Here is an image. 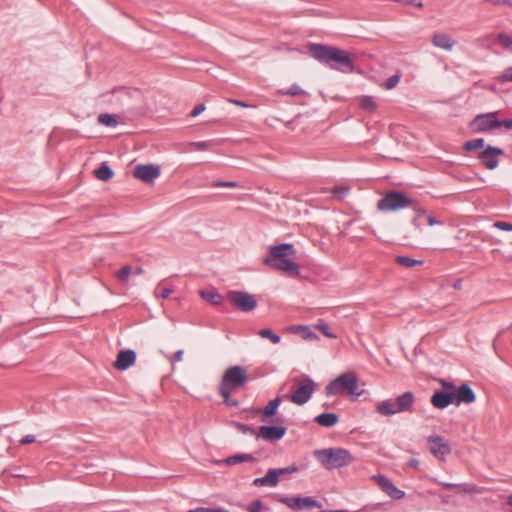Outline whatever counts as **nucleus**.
<instances>
[{
	"mask_svg": "<svg viewBox=\"0 0 512 512\" xmlns=\"http://www.w3.org/2000/svg\"><path fill=\"white\" fill-rule=\"evenodd\" d=\"M427 224L429 226H435V225H442V222L437 220L435 217H433L431 214H428L426 217Z\"/></svg>",
	"mask_w": 512,
	"mask_h": 512,
	"instance_id": "obj_52",
	"label": "nucleus"
},
{
	"mask_svg": "<svg viewBox=\"0 0 512 512\" xmlns=\"http://www.w3.org/2000/svg\"><path fill=\"white\" fill-rule=\"evenodd\" d=\"M155 296L156 297H161V298H168L172 293H173V290L170 289V288H161V286L159 285L156 289H155Z\"/></svg>",
	"mask_w": 512,
	"mask_h": 512,
	"instance_id": "obj_42",
	"label": "nucleus"
},
{
	"mask_svg": "<svg viewBox=\"0 0 512 512\" xmlns=\"http://www.w3.org/2000/svg\"><path fill=\"white\" fill-rule=\"evenodd\" d=\"M506 128L507 130H512V118L500 120L499 128Z\"/></svg>",
	"mask_w": 512,
	"mask_h": 512,
	"instance_id": "obj_53",
	"label": "nucleus"
},
{
	"mask_svg": "<svg viewBox=\"0 0 512 512\" xmlns=\"http://www.w3.org/2000/svg\"><path fill=\"white\" fill-rule=\"evenodd\" d=\"M359 106L369 112H374L377 109V103L372 96H363L359 101Z\"/></svg>",
	"mask_w": 512,
	"mask_h": 512,
	"instance_id": "obj_27",
	"label": "nucleus"
},
{
	"mask_svg": "<svg viewBox=\"0 0 512 512\" xmlns=\"http://www.w3.org/2000/svg\"><path fill=\"white\" fill-rule=\"evenodd\" d=\"M316 329L319 330L323 335H325L328 338L336 339L337 335L331 332V329L328 324L326 323H320L316 325Z\"/></svg>",
	"mask_w": 512,
	"mask_h": 512,
	"instance_id": "obj_38",
	"label": "nucleus"
},
{
	"mask_svg": "<svg viewBox=\"0 0 512 512\" xmlns=\"http://www.w3.org/2000/svg\"><path fill=\"white\" fill-rule=\"evenodd\" d=\"M408 465L410 467H413V468L417 469L419 467V461L417 459H415V458H412V459L409 460Z\"/></svg>",
	"mask_w": 512,
	"mask_h": 512,
	"instance_id": "obj_58",
	"label": "nucleus"
},
{
	"mask_svg": "<svg viewBox=\"0 0 512 512\" xmlns=\"http://www.w3.org/2000/svg\"><path fill=\"white\" fill-rule=\"evenodd\" d=\"M497 42L505 49L512 52V36L506 33H500L497 36Z\"/></svg>",
	"mask_w": 512,
	"mask_h": 512,
	"instance_id": "obj_33",
	"label": "nucleus"
},
{
	"mask_svg": "<svg viewBox=\"0 0 512 512\" xmlns=\"http://www.w3.org/2000/svg\"><path fill=\"white\" fill-rule=\"evenodd\" d=\"M262 508H263V504H262V502H261L260 500H258V499H257V500H255V501L251 502V503L247 506L246 510H247L248 512H260V511L262 510Z\"/></svg>",
	"mask_w": 512,
	"mask_h": 512,
	"instance_id": "obj_44",
	"label": "nucleus"
},
{
	"mask_svg": "<svg viewBox=\"0 0 512 512\" xmlns=\"http://www.w3.org/2000/svg\"><path fill=\"white\" fill-rule=\"evenodd\" d=\"M328 512H349L348 510H328Z\"/></svg>",
	"mask_w": 512,
	"mask_h": 512,
	"instance_id": "obj_64",
	"label": "nucleus"
},
{
	"mask_svg": "<svg viewBox=\"0 0 512 512\" xmlns=\"http://www.w3.org/2000/svg\"><path fill=\"white\" fill-rule=\"evenodd\" d=\"M395 262L401 266H404L406 268H411L415 265H422V260H416L407 256H397L395 258Z\"/></svg>",
	"mask_w": 512,
	"mask_h": 512,
	"instance_id": "obj_28",
	"label": "nucleus"
},
{
	"mask_svg": "<svg viewBox=\"0 0 512 512\" xmlns=\"http://www.w3.org/2000/svg\"><path fill=\"white\" fill-rule=\"evenodd\" d=\"M256 458L252 454H236L223 460L226 465H234L242 462H255Z\"/></svg>",
	"mask_w": 512,
	"mask_h": 512,
	"instance_id": "obj_23",
	"label": "nucleus"
},
{
	"mask_svg": "<svg viewBox=\"0 0 512 512\" xmlns=\"http://www.w3.org/2000/svg\"><path fill=\"white\" fill-rule=\"evenodd\" d=\"M187 512H230V511L227 510V509H224V508H204V507H200V508H196V509H193V510H189Z\"/></svg>",
	"mask_w": 512,
	"mask_h": 512,
	"instance_id": "obj_47",
	"label": "nucleus"
},
{
	"mask_svg": "<svg viewBox=\"0 0 512 512\" xmlns=\"http://www.w3.org/2000/svg\"><path fill=\"white\" fill-rule=\"evenodd\" d=\"M453 287H454V289H456V290L461 289V287H462V282H461V280H457V281L453 284Z\"/></svg>",
	"mask_w": 512,
	"mask_h": 512,
	"instance_id": "obj_61",
	"label": "nucleus"
},
{
	"mask_svg": "<svg viewBox=\"0 0 512 512\" xmlns=\"http://www.w3.org/2000/svg\"><path fill=\"white\" fill-rule=\"evenodd\" d=\"M215 187H229V188H235L238 187V184L233 181H219L214 184Z\"/></svg>",
	"mask_w": 512,
	"mask_h": 512,
	"instance_id": "obj_49",
	"label": "nucleus"
},
{
	"mask_svg": "<svg viewBox=\"0 0 512 512\" xmlns=\"http://www.w3.org/2000/svg\"><path fill=\"white\" fill-rule=\"evenodd\" d=\"M200 294L203 299L211 302L213 305H220L223 301V297L215 291L203 290Z\"/></svg>",
	"mask_w": 512,
	"mask_h": 512,
	"instance_id": "obj_26",
	"label": "nucleus"
},
{
	"mask_svg": "<svg viewBox=\"0 0 512 512\" xmlns=\"http://www.w3.org/2000/svg\"><path fill=\"white\" fill-rule=\"evenodd\" d=\"M453 393L454 404L457 406L461 403L470 404L475 401V393L467 384L460 385L456 391H453Z\"/></svg>",
	"mask_w": 512,
	"mask_h": 512,
	"instance_id": "obj_18",
	"label": "nucleus"
},
{
	"mask_svg": "<svg viewBox=\"0 0 512 512\" xmlns=\"http://www.w3.org/2000/svg\"><path fill=\"white\" fill-rule=\"evenodd\" d=\"M504 155V151L501 148L493 147L488 145L478 155L480 162L489 170H494L498 167V157Z\"/></svg>",
	"mask_w": 512,
	"mask_h": 512,
	"instance_id": "obj_12",
	"label": "nucleus"
},
{
	"mask_svg": "<svg viewBox=\"0 0 512 512\" xmlns=\"http://www.w3.org/2000/svg\"><path fill=\"white\" fill-rule=\"evenodd\" d=\"M233 391H229V390H221V389H218V393L221 395V397L223 398L224 400V403L227 405V406H230V407H237L239 405V402L238 400L234 399L231 397V393Z\"/></svg>",
	"mask_w": 512,
	"mask_h": 512,
	"instance_id": "obj_30",
	"label": "nucleus"
},
{
	"mask_svg": "<svg viewBox=\"0 0 512 512\" xmlns=\"http://www.w3.org/2000/svg\"><path fill=\"white\" fill-rule=\"evenodd\" d=\"M130 275H132V267L130 265L123 266L115 273L116 278L122 283L127 284Z\"/></svg>",
	"mask_w": 512,
	"mask_h": 512,
	"instance_id": "obj_29",
	"label": "nucleus"
},
{
	"mask_svg": "<svg viewBox=\"0 0 512 512\" xmlns=\"http://www.w3.org/2000/svg\"><path fill=\"white\" fill-rule=\"evenodd\" d=\"M133 175L145 183H151L159 177L160 168L153 164H139L134 168Z\"/></svg>",
	"mask_w": 512,
	"mask_h": 512,
	"instance_id": "obj_13",
	"label": "nucleus"
},
{
	"mask_svg": "<svg viewBox=\"0 0 512 512\" xmlns=\"http://www.w3.org/2000/svg\"><path fill=\"white\" fill-rule=\"evenodd\" d=\"M416 203V200L406 196L404 193L391 190L378 201L377 209L382 212H395L408 207H414Z\"/></svg>",
	"mask_w": 512,
	"mask_h": 512,
	"instance_id": "obj_7",
	"label": "nucleus"
},
{
	"mask_svg": "<svg viewBox=\"0 0 512 512\" xmlns=\"http://www.w3.org/2000/svg\"><path fill=\"white\" fill-rule=\"evenodd\" d=\"M494 227L503 231H512V224L505 221H497L494 223Z\"/></svg>",
	"mask_w": 512,
	"mask_h": 512,
	"instance_id": "obj_48",
	"label": "nucleus"
},
{
	"mask_svg": "<svg viewBox=\"0 0 512 512\" xmlns=\"http://www.w3.org/2000/svg\"><path fill=\"white\" fill-rule=\"evenodd\" d=\"M400 78V74H394L385 81L382 87L385 88L386 90H391L398 85Z\"/></svg>",
	"mask_w": 512,
	"mask_h": 512,
	"instance_id": "obj_36",
	"label": "nucleus"
},
{
	"mask_svg": "<svg viewBox=\"0 0 512 512\" xmlns=\"http://www.w3.org/2000/svg\"><path fill=\"white\" fill-rule=\"evenodd\" d=\"M427 444L431 454L439 460H445V457L451 453L450 445L441 436H429Z\"/></svg>",
	"mask_w": 512,
	"mask_h": 512,
	"instance_id": "obj_11",
	"label": "nucleus"
},
{
	"mask_svg": "<svg viewBox=\"0 0 512 512\" xmlns=\"http://www.w3.org/2000/svg\"><path fill=\"white\" fill-rule=\"evenodd\" d=\"M232 424L240 433L250 434L257 438L258 431L255 428L239 422H233Z\"/></svg>",
	"mask_w": 512,
	"mask_h": 512,
	"instance_id": "obj_32",
	"label": "nucleus"
},
{
	"mask_svg": "<svg viewBox=\"0 0 512 512\" xmlns=\"http://www.w3.org/2000/svg\"><path fill=\"white\" fill-rule=\"evenodd\" d=\"M442 385H443L446 389H448L449 391H453V388H454L453 384L448 383V382H446V381H442Z\"/></svg>",
	"mask_w": 512,
	"mask_h": 512,
	"instance_id": "obj_60",
	"label": "nucleus"
},
{
	"mask_svg": "<svg viewBox=\"0 0 512 512\" xmlns=\"http://www.w3.org/2000/svg\"><path fill=\"white\" fill-rule=\"evenodd\" d=\"M431 403L435 408L444 409L454 403L453 391L437 390L431 397Z\"/></svg>",
	"mask_w": 512,
	"mask_h": 512,
	"instance_id": "obj_17",
	"label": "nucleus"
},
{
	"mask_svg": "<svg viewBox=\"0 0 512 512\" xmlns=\"http://www.w3.org/2000/svg\"><path fill=\"white\" fill-rule=\"evenodd\" d=\"M442 485H443L446 489H451L452 487H454V486H455L454 484H451V483H442Z\"/></svg>",
	"mask_w": 512,
	"mask_h": 512,
	"instance_id": "obj_63",
	"label": "nucleus"
},
{
	"mask_svg": "<svg viewBox=\"0 0 512 512\" xmlns=\"http://www.w3.org/2000/svg\"><path fill=\"white\" fill-rule=\"evenodd\" d=\"M183 355H184V351L183 350H178L175 352L173 358L171 359V362H175V361H181L183 359Z\"/></svg>",
	"mask_w": 512,
	"mask_h": 512,
	"instance_id": "obj_55",
	"label": "nucleus"
},
{
	"mask_svg": "<svg viewBox=\"0 0 512 512\" xmlns=\"http://www.w3.org/2000/svg\"><path fill=\"white\" fill-rule=\"evenodd\" d=\"M339 420V417L335 413H322L315 417V421L323 427H332Z\"/></svg>",
	"mask_w": 512,
	"mask_h": 512,
	"instance_id": "obj_22",
	"label": "nucleus"
},
{
	"mask_svg": "<svg viewBox=\"0 0 512 512\" xmlns=\"http://www.w3.org/2000/svg\"><path fill=\"white\" fill-rule=\"evenodd\" d=\"M497 80L500 83L512 82V66L506 68L499 76H497Z\"/></svg>",
	"mask_w": 512,
	"mask_h": 512,
	"instance_id": "obj_40",
	"label": "nucleus"
},
{
	"mask_svg": "<svg viewBox=\"0 0 512 512\" xmlns=\"http://www.w3.org/2000/svg\"><path fill=\"white\" fill-rule=\"evenodd\" d=\"M498 112L478 114L470 122V129L474 133H485L498 129L500 120L496 118Z\"/></svg>",
	"mask_w": 512,
	"mask_h": 512,
	"instance_id": "obj_9",
	"label": "nucleus"
},
{
	"mask_svg": "<svg viewBox=\"0 0 512 512\" xmlns=\"http://www.w3.org/2000/svg\"><path fill=\"white\" fill-rule=\"evenodd\" d=\"M228 300L240 311L250 312L257 306V300L254 295L244 291H229Z\"/></svg>",
	"mask_w": 512,
	"mask_h": 512,
	"instance_id": "obj_10",
	"label": "nucleus"
},
{
	"mask_svg": "<svg viewBox=\"0 0 512 512\" xmlns=\"http://www.w3.org/2000/svg\"><path fill=\"white\" fill-rule=\"evenodd\" d=\"M483 2L494 6L505 5V0H483Z\"/></svg>",
	"mask_w": 512,
	"mask_h": 512,
	"instance_id": "obj_57",
	"label": "nucleus"
},
{
	"mask_svg": "<svg viewBox=\"0 0 512 512\" xmlns=\"http://www.w3.org/2000/svg\"><path fill=\"white\" fill-rule=\"evenodd\" d=\"M279 483V475L277 469L271 468L267 471L266 475L253 480V485L256 487H275Z\"/></svg>",
	"mask_w": 512,
	"mask_h": 512,
	"instance_id": "obj_19",
	"label": "nucleus"
},
{
	"mask_svg": "<svg viewBox=\"0 0 512 512\" xmlns=\"http://www.w3.org/2000/svg\"><path fill=\"white\" fill-rule=\"evenodd\" d=\"M286 434V427L282 425L267 426L263 425L259 427L257 438H263L267 441H278Z\"/></svg>",
	"mask_w": 512,
	"mask_h": 512,
	"instance_id": "obj_15",
	"label": "nucleus"
},
{
	"mask_svg": "<svg viewBox=\"0 0 512 512\" xmlns=\"http://www.w3.org/2000/svg\"><path fill=\"white\" fill-rule=\"evenodd\" d=\"M293 382L294 392L289 396V399L292 403L302 406L310 400L318 385L305 374L295 377Z\"/></svg>",
	"mask_w": 512,
	"mask_h": 512,
	"instance_id": "obj_8",
	"label": "nucleus"
},
{
	"mask_svg": "<svg viewBox=\"0 0 512 512\" xmlns=\"http://www.w3.org/2000/svg\"><path fill=\"white\" fill-rule=\"evenodd\" d=\"M299 500V497H285V498H282L280 501L285 504L286 506H288L289 508L291 509H295L297 508L296 506V501Z\"/></svg>",
	"mask_w": 512,
	"mask_h": 512,
	"instance_id": "obj_45",
	"label": "nucleus"
},
{
	"mask_svg": "<svg viewBox=\"0 0 512 512\" xmlns=\"http://www.w3.org/2000/svg\"><path fill=\"white\" fill-rule=\"evenodd\" d=\"M395 2L405 3L407 5H416L418 7L422 6V2H416L417 0H394Z\"/></svg>",
	"mask_w": 512,
	"mask_h": 512,
	"instance_id": "obj_56",
	"label": "nucleus"
},
{
	"mask_svg": "<svg viewBox=\"0 0 512 512\" xmlns=\"http://www.w3.org/2000/svg\"><path fill=\"white\" fill-rule=\"evenodd\" d=\"M35 442V436L34 435H26L20 440V444L26 445Z\"/></svg>",
	"mask_w": 512,
	"mask_h": 512,
	"instance_id": "obj_54",
	"label": "nucleus"
},
{
	"mask_svg": "<svg viewBox=\"0 0 512 512\" xmlns=\"http://www.w3.org/2000/svg\"><path fill=\"white\" fill-rule=\"evenodd\" d=\"M248 381L246 368L239 365L230 366L224 371L218 389L238 391L245 387Z\"/></svg>",
	"mask_w": 512,
	"mask_h": 512,
	"instance_id": "obj_6",
	"label": "nucleus"
},
{
	"mask_svg": "<svg viewBox=\"0 0 512 512\" xmlns=\"http://www.w3.org/2000/svg\"><path fill=\"white\" fill-rule=\"evenodd\" d=\"M94 175L99 180L108 181L113 177L114 173L106 163H103L99 168L94 170Z\"/></svg>",
	"mask_w": 512,
	"mask_h": 512,
	"instance_id": "obj_25",
	"label": "nucleus"
},
{
	"mask_svg": "<svg viewBox=\"0 0 512 512\" xmlns=\"http://www.w3.org/2000/svg\"><path fill=\"white\" fill-rule=\"evenodd\" d=\"M98 121L108 127H115L118 123L115 117L108 113L100 114L98 116Z\"/></svg>",
	"mask_w": 512,
	"mask_h": 512,
	"instance_id": "obj_35",
	"label": "nucleus"
},
{
	"mask_svg": "<svg viewBox=\"0 0 512 512\" xmlns=\"http://www.w3.org/2000/svg\"><path fill=\"white\" fill-rule=\"evenodd\" d=\"M431 41L435 47L444 49L446 51H451L456 44V41L453 38L441 33L434 34Z\"/></svg>",
	"mask_w": 512,
	"mask_h": 512,
	"instance_id": "obj_20",
	"label": "nucleus"
},
{
	"mask_svg": "<svg viewBox=\"0 0 512 512\" xmlns=\"http://www.w3.org/2000/svg\"><path fill=\"white\" fill-rule=\"evenodd\" d=\"M231 102L234 103L237 106H241V107H246L247 106L244 102L239 101V100H231Z\"/></svg>",
	"mask_w": 512,
	"mask_h": 512,
	"instance_id": "obj_62",
	"label": "nucleus"
},
{
	"mask_svg": "<svg viewBox=\"0 0 512 512\" xmlns=\"http://www.w3.org/2000/svg\"><path fill=\"white\" fill-rule=\"evenodd\" d=\"M204 110H205V105H204V104L196 105V106L193 108V110L191 111V116H192V117H196V116H198L200 113H202Z\"/></svg>",
	"mask_w": 512,
	"mask_h": 512,
	"instance_id": "obj_51",
	"label": "nucleus"
},
{
	"mask_svg": "<svg viewBox=\"0 0 512 512\" xmlns=\"http://www.w3.org/2000/svg\"><path fill=\"white\" fill-rule=\"evenodd\" d=\"M308 50L314 59L331 69L342 73H352L355 69L350 55L344 50L316 43L310 44Z\"/></svg>",
	"mask_w": 512,
	"mask_h": 512,
	"instance_id": "obj_1",
	"label": "nucleus"
},
{
	"mask_svg": "<svg viewBox=\"0 0 512 512\" xmlns=\"http://www.w3.org/2000/svg\"><path fill=\"white\" fill-rule=\"evenodd\" d=\"M299 470L298 466L296 464L289 465L284 468L277 469L278 475H284V474H292Z\"/></svg>",
	"mask_w": 512,
	"mask_h": 512,
	"instance_id": "obj_43",
	"label": "nucleus"
},
{
	"mask_svg": "<svg viewBox=\"0 0 512 512\" xmlns=\"http://www.w3.org/2000/svg\"><path fill=\"white\" fill-rule=\"evenodd\" d=\"M415 402L414 394L411 391L404 392L396 399H388L379 402L376 411L382 416H392L398 413L412 412Z\"/></svg>",
	"mask_w": 512,
	"mask_h": 512,
	"instance_id": "obj_4",
	"label": "nucleus"
},
{
	"mask_svg": "<svg viewBox=\"0 0 512 512\" xmlns=\"http://www.w3.org/2000/svg\"><path fill=\"white\" fill-rule=\"evenodd\" d=\"M484 147V139L476 138L464 143L463 148L467 151H473Z\"/></svg>",
	"mask_w": 512,
	"mask_h": 512,
	"instance_id": "obj_31",
	"label": "nucleus"
},
{
	"mask_svg": "<svg viewBox=\"0 0 512 512\" xmlns=\"http://www.w3.org/2000/svg\"><path fill=\"white\" fill-rule=\"evenodd\" d=\"M348 191L349 189L347 187L341 186L335 187L332 192L339 199H343L348 194Z\"/></svg>",
	"mask_w": 512,
	"mask_h": 512,
	"instance_id": "obj_46",
	"label": "nucleus"
},
{
	"mask_svg": "<svg viewBox=\"0 0 512 512\" xmlns=\"http://www.w3.org/2000/svg\"><path fill=\"white\" fill-rule=\"evenodd\" d=\"M314 455L329 470L347 466L353 461L349 451L342 448L317 450Z\"/></svg>",
	"mask_w": 512,
	"mask_h": 512,
	"instance_id": "obj_5",
	"label": "nucleus"
},
{
	"mask_svg": "<svg viewBox=\"0 0 512 512\" xmlns=\"http://www.w3.org/2000/svg\"><path fill=\"white\" fill-rule=\"evenodd\" d=\"M372 479L389 497L397 500L404 498L405 492L398 489L386 476L381 474L374 475Z\"/></svg>",
	"mask_w": 512,
	"mask_h": 512,
	"instance_id": "obj_14",
	"label": "nucleus"
},
{
	"mask_svg": "<svg viewBox=\"0 0 512 512\" xmlns=\"http://www.w3.org/2000/svg\"><path fill=\"white\" fill-rule=\"evenodd\" d=\"M143 273H144V269L140 266L132 269V274H134V275H141Z\"/></svg>",
	"mask_w": 512,
	"mask_h": 512,
	"instance_id": "obj_59",
	"label": "nucleus"
},
{
	"mask_svg": "<svg viewBox=\"0 0 512 512\" xmlns=\"http://www.w3.org/2000/svg\"><path fill=\"white\" fill-rule=\"evenodd\" d=\"M414 211H415V216H414V219H413V225L417 229H420V225L418 224V219L421 218V217H427V215L429 213L427 212V210H425L423 208H417V207H414Z\"/></svg>",
	"mask_w": 512,
	"mask_h": 512,
	"instance_id": "obj_39",
	"label": "nucleus"
},
{
	"mask_svg": "<svg viewBox=\"0 0 512 512\" xmlns=\"http://www.w3.org/2000/svg\"><path fill=\"white\" fill-rule=\"evenodd\" d=\"M190 147L194 150L204 151L210 149L212 143L210 141L191 142Z\"/></svg>",
	"mask_w": 512,
	"mask_h": 512,
	"instance_id": "obj_41",
	"label": "nucleus"
},
{
	"mask_svg": "<svg viewBox=\"0 0 512 512\" xmlns=\"http://www.w3.org/2000/svg\"><path fill=\"white\" fill-rule=\"evenodd\" d=\"M258 335L262 338L269 339L273 344L280 342V336L274 333L271 329H262L258 332Z\"/></svg>",
	"mask_w": 512,
	"mask_h": 512,
	"instance_id": "obj_34",
	"label": "nucleus"
},
{
	"mask_svg": "<svg viewBox=\"0 0 512 512\" xmlns=\"http://www.w3.org/2000/svg\"><path fill=\"white\" fill-rule=\"evenodd\" d=\"M281 404V398L276 397L268 402V404L263 408L261 413V421L269 422L270 418L274 416L277 412L278 407Z\"/></svg>",
	"mask_w": 512,
	"mask_h": 512,
	"instance_id": "obj_21",
	"label": "nucleus"
},
{
	"mask_svg": "<svg viewBox=\"0 0 512 512\" xmlns=\"http://www.w3.org/2000/svg\"><path fill=\"white\" fill-rule=\"evenodd\" d=\"M269 255L264 258L263 263L272 269L282 271L289 276L300 275L299 265L292 259L296 255V249L291 243L271 245L268 249Z\"/></svg>",
	"mask_w": 512,
	"mask_h": 512,
	"instance_id": "obj_2",
	"label": "nucleus"
},
{
	"mask_svg": "<svg viewBox=\"0 0 512 512\" xmlns=\"http://www.w3.org/2000/svg\"><path fill=\"white\" fill-rule=\"evenodd\" d=\"M136 361V353L134 350L127 349L119 351L117 358L114 362L115 369L124 371L131 367Z\"/></svg>",
	"mask_w": 512,
	"mask_h": 512,
	"instance_id": "obj_16",
	"label": "nucleus"
},
{
	"mask_svg": "<svg viewBox=\"0 0 512 512\" xmlns=\"http://www.w3.org/2000/svg\"><path fill=\"white\" fill-rule=\"evenodd\" d=\"M279 93L282 95H290V96H296L303 94V89L298 86L297 84H293L291 87H289L287 90H279Z\"/></svg>",
	"mask_w": 512,
	"mask_h": 512,
	"instance_id": "obj_37",
	"label": "nucleus"
},
{
	"mask_svg": "<svg viewBox=\"0 0 512 512\" xmlns=\"http://www.w3.org/2000/svg\"><path fill=\"white\" fill-rule=\"evenodd\" d=\"M300 328L303 330V336L305 339H317L316 334L313 333L308 327L301 326Z\"/></svg>",
	"mask_w": 512,
	"mask_h": 512,
	"instance_id": "obj_50",
	"label": "nucleus"
},
{
	"mask_svg": "<svg viewBox=\"0 0 512 512\" xmlns=\"http://www.w3.org/2000/svg\"><path fill=\"white\" fill-rule=\"evenodd\" d=\"M296 506L297 509H312L322 507L321 503L312 497H299V500L296 501Z\"/></svg>",
	"mask_w": 512,
	"mask_h": 512,
	"instance_id": "obj_24",
	"label": "nucleus"
},
{
	"mask_svg": "<svg viewBox=\"0 0 512 512\" xmlns=\"http://www.w3.org/2000/svg\"><path fill=\"white\" fill-rule=\"evenodd\" d=\"M325 392L327 396L346 394L353 399L363 394V390H359L358 377L353 372L339 375L326 386Z\"/></svg>",
	"mask_w": 512,
	"mask_h": 512,
	"instance_id": "obj_3",
	"label": "nucleus"
}]
</instances>
